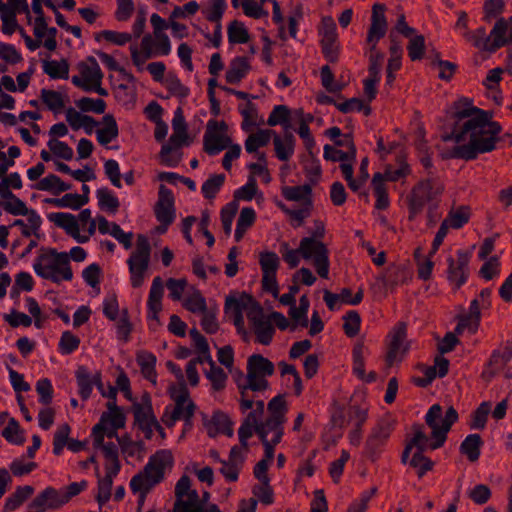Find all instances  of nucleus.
Instances as JSON below:
<instances>
[{
	"label": "nucleus",
	"instance_id": "ddd939ff",
	"mask_svg": "<svg viewBox=\"0 0 512 512\" xmlns=\"http://www.w3.org/2000/svg\"><path fill=\"white\" fill-rule=\"evenodd\" d=\"M407 325L405 322H398L389 332L387 339L386 364L393 366L396 361H401L403 356L409 350V344L406 342Z\"/></svg>",
	"mask_w": 512,
	"mask_h": 512
},
{
	"label": "nucleus",
	"instance_id": "c9c22d12",
	"mask_svg": "<svg viewBox=\"0 0 512 512\" xmlns=\"http://www.w3.org/2000/svg\"><path fill=\"white\" fill-rule=\"evenodd\" d=\"M103 127L97 130V141L105 146L119 135L117 122L112 114H106L103 119Z\"/></svg>",
	"mask_w": 512,
	"mask_h": 512
},
{
	"label": "nucleus",
	"instance_id": "bb28decb",
	"mask_svg": "<svg viewBox=\"0 0 512 512\" xmlns=\"http://www.w3.org/2000/svg\"><path fill=\"white\" fill-rule=\"evenodd\" d=\"M164 294L163 281L160 276H156L150 288L147 308H148V318L150 320H154L157 323L159 322L158 314L162 310V297Z\"/></svg>",
	"mask_w": 512,
	"mask_h": 512
},
{
	"label": "nucleus",
	"instance_id": "c03bdc74",
	"mask_svg": "<svg viewBox=\"0 0 512 512\" xmlns=\"http://www.w3.org/2000/svg\"><path fill=\"white\" fill-rule=\"evenodd\" d=\"M43 71L52 79H68L69 63L65 59L44 61Z\"/></svg>",
	"mask_w": 512,
	"mask_h": 512
},
{
	"label": "nucleus",
	"instance_id": "20e7f679",
	"mask_svg": "<svg viewBox=\"0 0 512 512\" xmlns=\"http://www.w3.org/2000/svg\"><path fill=\"white\" fill-rule=\"evenodd\" d=\"M33 269L39 277L53 283L59 284L62 280L73 279L68 253L58 252L55 248H41Z\"/></svg>",
	"mask_w": 512,
	"mask_h": 512
},
{
	"label": "nucleus",
	"instance_id": "13d9d810",
	"mask_svg": "<svg viewBox=\"0 0 512 512\" xmlns=\"http://www.w3.org/2000/svg\"><path fill=\"white\" fill-rule=\"evenodd\" d=\"M225 181L224 174H214L210 176L201 187V192L206 199L215 198Z\"/></svg>",
	"mask_w": 512,
	"mask_h": 512
},
{
	"label": "nucleus",
	"instance_id": "a211bd4d",
	"mask_svg": "<svg viewBox=\"0 0 512 512\" xmlns=\"http://www.w3.org/2000/svg\"><path fill=\"white\" fill-rule=\"evenodd\" d=\"M171 398L174 400L175 406L169 415L168 408H166L162 418V421L167 427H172L176 421L183 418L186 405L189 401H192L185 383H180L178 388L173 389L171 392Z\"/></svg>",
	"mask_w": 512,
	"mask_h": 512
},
{
	"label": "nucleus",
	"instance_id": "1a4fd4ad",
	"mask_svg": "<svg viewBox=\"0 0 512 512\" xmlns=\"http://www.w3.org/2000/svg\"><path fill=\"white\" fill-rule=\"evenodd\" d=\"M393 430L394 420L390 416H384L377 421L365 442V453L369 459L375 461L378 458Z\"/></svg>",
	"mask_w": 512,
	"mask_h": 512
},
{
	"label": "nucleus",
	"instance_id": "49530a36",
	"mask_svg": "<svg viewBox=\"0 0 512 512\" xmlns=\"http://www.w3.org/2000/svg\"><path fill=\"white\" fill-rule=\"evenodd\" d=\"M98 206L101 210L110 213H116L120 206L118 198L106 187L100 188L96 192Z\"/></svg>",
	"mask_w": 512,
	"mask_h": 512
},
{
	"label": "nucleus",
	"instance_id": "423d86ee",
	"mask_svg": "<svg viewBox=\"0 0 512 512\" xmlns=\"http://www.w3.org/2000/svg\"><path fill=\"white\" fill-rule=\"evenodd\" d=\"M150 255L151 246L148 238L143 234H138L136 249L127 260L131 286L133 288H139L143 285L145 274L149 268Z\"/></svg>",
	"mask_w": 512,
	"mask_h": 512
},
{
	"label": "nucleus",
	"instance_id": "09e8293b",
	"mask_svg": "<svg viewBox=\"0 0 512 512\" xmlns=\"http://www.w3.org/2000/svg\"><path fill=\"white\" fill-rule=\"evenodd\" d=\"M207 363L210 365V369L206 372V377L211 381L214 390H222L227 380L226 373L221 367L216 366L211 356H207Z\"/></svg>",
	"mask_w": 512,
	"mask_h": 512
},
{
	"label": "nucleus",
	"instance_id": "a19ab883",
	"mask_svg": "<svg viewBox=\"0 0 512 512\" xmlns=\"http://www.w3.org/2000/svg\"><path fill=\"white\" fill-rule=\"evenodd\" d=\"M34 188L40 191H51L54 195H59L71 189V185L65 183L55 174H49L34 185Z\"/></svg>",
	"mask_w": 512,
	"mask_h": 512
},
{
	"label": "nucleus",
	"instance_id": "052dcab7",
	"mask_svg": "<svg viewBox=\"0 0 512 512\" xmlns=\"http://www.w3.org/2000/svg\"><path fill=\"white\" fill-rule=\"evenodd\" d=\"M252 493L257 498V502L260 501L264 505H271L274 502V491L270 481H263L260 484L254 485Z\"/></svg>",
	"mask_w": 512,
	"mask_h": 512
},
{
	"label": "nucleus",
	"instance_id": "4be33fe9",
	"mask_svg": "<svg viewBox=\"0 0 512 512\" xmlns=\"http://www.w3.org/2000/svg\"><path fill=\"white\" fill-rule=\"evenodd\" d=\"M386 6L381 3H375L372 7L371 24L368 30L367 42L377 43L383 38L387 31V21L385 17Z\"/></svg>",
	"mask_w": 512,
	"mask_h": 512
},
{
	"label": "nucleus",
	"instance_id": "de8ad7c7",
	"mask_svg": "<svg viewBox=\"0 0 512 512\" xmlns=\"http://www.w3.org/2000/svg\"><path fill=\"white\" fill-rule=\"evenodd\" d=\"M228 41L231 44H244L250 40V35L245 25L238 21L233 20L228 25L227 29Z\"/></svg>",
	"mask_w": 512,
	"mask_h": 512
},
{
	"label": "nucleus",
	"instance_id": "a878e982",
	"mask_svg": "<svg viewBox=\"0 0 512 512\" xmlns=\"http://www.w3.org/2000/svg\"><path fill=\"white\" fill-rule=\"evenodd\" d=\"M164 294L163 281L160 276H156L150 288L147 308H148V318L150 320H154L157 323L159 322L158 314L162 310V297Z\"/></svg>",
	"mask_w": 512,
	"mask_h": 512
},
{
	"label": "nucleus",
	"instance_id": "0eeeda50",
	"mask_svg": "<svg viewBox=\"0 0 512 512\" xmlns=\"http://www.w3.org/2000/svg\"><path fill=\"white\" fill-rule=\"evenodd\" d=\"M299 251L305 260L313 259L316 272L321 278L327 279L329 274V251L326 245L314 238H302Z\"/></svg>",
	"mask_w": 512,
	"mask_h": 512
},
{
	"label": "nucleus",
	"instance_id": "69168bd1",
	"mask_svg": "<svg viewBox=\"0 0 512 512\" xmlns=\"http://www.w3.org/2000/svg\"><path fill=\"white\" fill-rule=\"evenodd\" d=\"M165 86L172 95L179 98H186L190 93L189 88L182 84L177 75L172 73L167 75L165 79Z\"/></svg>",
	"mask_w": 512,
	"mask_h": 512
},
{
	"label": "nucleus",
	"instance_id": "cd10ccee",
	"mask_svg": "<svg viewBox=\"0 0 512 512\" xmlns=\"http://www.w3.org/2000/svg\"><path fill=\"white\" fill-rule=\"evenodd\" d=\"M255 303H258L254 300L252 295L242 292L239 297L235 296H227L224 305L225 314L235 316L238 314H242L243 310L250 308L249 310H253L255 312Z\"/></svg>",
	"mask_w": 512,
	"mask_h": 512
},
{
	"label": "nucleus",
	"instance_id": "bf43d9fd",
	"mask_svg": "<svg viewBox=\"0 0 512 512\" xmlns=\"http://www.w3.org/2000/svg\"><path fill=\"white\" fill-rule=\"evenodd\" d=\"M259 264L262 274H276L280 260L275 252L265 251L260 253Z\"/></svg>",
	"mask_w": 512,
	"mask_h": 512
},
{
	"label": "nucleus",
	"instance_id": "f03ea898",
	"mask_svg": "<svg viewBox=\"0 0 512 512\" xmlns=\"http://www.w3.org/2000/svg\"><path fill=\"white\" fill-rule=\"evenodd\" d=\"M458 421V412L453 406H450L442 418V407L439 404L432 405L425 415V422L431 428V437L433 441L429 443V438L424 433V426L419 423L412 425L414 436L409 443L415 448L414 453L424 455L427 449L436 450L442 447L447 439V434L452 425Z\"/></svg>",
	"mask_w": 512,
	"mask_h": 512
},
{
	"label": "nucleus",
	"instance_id": "864d4df0",
	"mask_svg": "<svg viewBox=\"0 0 512 512\" xmlns=\"http://www.w3.org/2000/svg\"><path fill=\"white\" fill-rule=\"evenodd\" d=\"M94 39L100 42L102 39L118 46H123L132 40V35L127 32H117L113 30H102L94 34Z\"/></svg>",
	"mask_w": 512,
	"mask_h": 512
},
{
	"label": "nucleus",
	"instance_id": "4c0bfd02",
	"mask_svg": "<svg viewBox=\"0 0 512 512\" xmlns=\"http://www.w3.org/2000/svg\"><path fill=\"white\" fill-rule=\"evenodd\" d=\"M482 445L483 440L479 434H470L462 441L459 450L470 462H476L480 457Z\"/></svg>",
	"mask_w": 512,
	"mask_h": 512
},
{
	"label": "nucleus",
	"instance_id": "c85d7f7f",
	"mask_svg": "<svg viewBox=\"0 0 512 512\" xmlns=\"http://www.w3.org/2000/svg\"><path fill=\"white\" fill-rule=\"evenodd\" d=\"M105 430L101 425H94L92 428L93 447L101 449L105 460H114L117 467L118 447L113 442H104Z\"/></svg>",
	"mask_w": 512,
	"mask_h": 512
},
{
	"label": "nucleus",
	"instance_id": "6ab92c4d",
	"mask_svg": "<svg viewBox=\"0 0 512 512\" xmlns=\"http://www.w3.org/2000/svg\"><path fill=\"white\" fill-rule=\"evenodd\" d=\"M0 207L11 215L27 216V220L33 228L34 236L40 238L38 231L41 227L42 219L35 210L28 209L26 204L20 198L16 196L12 201H0Z\"/></svg>",
	"mask_w": 512,
	"mask_h": 512
},
{
	"label": "nucleus",
	"instance_id": "8fccbe9b",
	"mask_svg": "<svg viewBox=\"0 0 512 512\" xmlns=\"http://www.w3.org/2000/svg\"><path fill=\"white\" fill-rule=\"evenodd\" d=\"M40 97L47 108L54 113H59L65 107V102L60 92L43 88Z\"/></svg>",
	"mask_w": 512,
	"mask_h": 512
},
{
	"label": "nucleus",
	"instance_id": "f3484780",
	"mask_svg": "<svg viewBox=\"0 0 512 512\" xmlns=\"http://www.w3.org/2000/svg\"><path fill=\"white\" fill-rule=\"evenodd\" d=\"M247 317L254 327L257 342L262 345H269L272 342L275 329L268 320H264L261 305L255 303V313L253 310H249Z\"/></svg>",
	"mask_w": 512,
	"mask_h": 512
},
{
	"label": "nucleus",
	"instance_id": "e433bc0d",
	"mask_svg": "<svg viewBox=\"0 0 512 512\" xmlns=\"http://www.w3.org/2000/svg\"><path fill=\"white\" fill-rule=\"evenodd\" d=\"M78 70L88 85L93 84L99 79H103L104 76L98 62L93 56H89L85 61L80 62L78 64Z\"/></svg>",
	"mask_w": 512,
	"mask_h": 512
},
{
	"label": "nucleus",
	"instance_id": "2f4dec72",
	"mask_svg": "<svg viewBox=\"0 0 512 512\" xmlns=\"http://www.w3.org/2000/svg\"><path fill=\"white\" fill-rule=\"evenodd\" d=\"M274 364L260 354H253L247 361V373L265 378L274 374Z\"/></svg>",
	"mask_w": 512,
	"mask_h": 512
},
{
	"label": "nucleus",
	"instance_id": "6e6552de",
	"mask_svg": "<svg viewBox=\"0 0 512 512\" xmlns=\"http://www.w3.org/2000/svg\"><path fill=\"white\" fill-rule=\"evenodd\" d=\"M228 125L225 121L211 119L207 122L206 131L203 137V149L214 156L231 144V138L227 135Z\"/></svg>",
	"mask_w": 512,
	"mask_h": 512
},
{
	"label": "nucleus",
	"instance_id": "9b49d317",
	"mask_svg": "<svg viewBox=\"0 0 512 512\" xmlns=\"http://www.w3.org/2000/svg\"><path fill=\"white\" fill-rule=\"evenodd\" d=\"M173 133L170 136L167 143L163 144L160 151V156L164 163L171 165L167 156L175 149L182 147L183 145H190L189 136L187 133V123L183 116V111L179 107L175 111L174 118L172 120Z\"/></svg>",
	"mask_w": 512,
	"mask_h": 512
},
{
	"label": "nucleus",
	"instance_id": "4d7b16f0",
	"mask_svg": "<svg viewBox=\"0 0 512 512\" xmlns=\"http://www.w3.org/2000/svg\"><path fill=\"white\" fill-rule=\"evenodd\" d=\"M470 219V209L468 206H460L456 210L448 213L443 221H448V226L453 229L462 228Z\"/></svg>",
	"mask_w": 512,
	"mask_h": 512
},
{
	"label": "nucleus",
	"instance_id": "72a5a7b5",
	"mask_svg": "<svg viewBox=\"0 0 512 512\" xmlns=\"http://www.w3.org/2000/svg\"><path fill=\"white\" fill-rule=\"evenodd\" d=\"M283 421L278 420L276 417H268L264 422L260 423L256 427V434L260 439H267L270 432L274 433L273 440L274 444H279L283 436Z\"/></svg>",
	"mask_w": 512,
	"mask_h": 512
},
{
	"label": "nucleus",
	"instance_id": "37998d69",
	"mask_svg": "<svg viewBox=\"0 0 512 512\" xmlns=\"http://www.w3.org/2000/svg\"><path fill=\"white\" fill-rule=\"evenodd\" d=\"M282 195L288 201H303V203H307L312 201V186L308 183L299 186H286L282 188Z\"/></svg>",
	"mask_w": 512,
	"mask_h": 512
},
{
	"label": "nucleus",
	"instance_id": "58836bf2",
	"mask_svg": "<svg viewBox=\"0 0 512 512\" xmlns=\"http://www.w3.org/2000/svg\"><path fill=\"white\" fill-rule=\"evenodd\" d=\"M136 361L144 378L156 384V356L151 352L141 351L137 353Z\"/></svg>",
	"mask_w": 512,
	"mask_h": 512
},
{
	"label": "nucleus",
	"instance_id": "e2e57ef3",
	"mask_svg": "<svg viewBox=\"0 0 512 512\" xmlns=\"http://www.w3.org/2000/svg\"><path fill=\"white\" fill-rule=\"evenodd\" d=\"M344 324L343 330L348 337H355L360 330L361 317L355 310L347 312L343 316Z\"/></svg>",
	"mask_w": 512,
	"mask_h": 512
},
{
	"label": "nucleus",
	"instance_id": "0e129e2a",
	"mask_svg": "<svg viewBox=\"0 0 512 512\" xmlns=\"http://www.w3.org/2000/svg\"><path fill=\"white\" fill-rule=\"evenodd\" d=\"M238 211V204L236 201H231L221 209V223L226 236H229L232 231V222Z\"/></svg>",
	"mask_w": 512,
	"mask_h": 512
},
{
	"label": "nucleus",
	"instance_id": "412c9836",
	"mask_svg": "<svg viewBox=\"0 0 512 512\" xmlns=\"http://www.w3.org/2000/svg\"><path fill=\"white\" fill-rule=\"evenodd\" d=\"M140 47L146 58L167 56L171 52V41L167 34H146L141 40Z\"/></svg>",
	"mask_w": 512,
	"mask_h": 512
},
{
	"label": "nucleus",
	"instance_id": "6e6d98bb",
	"mask_svg": "<svg viewBox=\"0 0 512 512\" xmlns=\"http://www.w3.org/2000/svg\"><path fill=\"white\" fill-rule=\"evenodd\" d=\"M8 442L15 445H23L25 437L23 431L20 429L19 422L15 418H10L7 427L1 433Z\"/></svg>",
	"mask_w": 512,
	"mask_h": 512
},
{
	"label": "nucleus",
	"instance_id": "79ce46f5",
	"mask_svg": "<svg viewBox=\"0 0 512 512\" xmlns=\"http://www.w3.org/2000/svg\"><path fill=\"white\" fill-rule=\"evenodd\" d=\"M372 186L376 197L375 208L378 210L387 209L390 202L382 173L377 172L373 175Z\"/></svg>",
	"mask_w": 512,
	"mask_h": 512
},
{
	"label": "nucleus",
	"instance_id": "473e14b6",
	"mask_svg": "<svg viewBox=\"0 0 512 512\" xmlns=\"http://www.w3.org/2000/svg\"><path fill=\"white\" fill-rule=\"evenodd\" d=\"M364 343L357 342L352 350V358H353V373L360 379L367 383L374 382L377 378V374L374 371H371L368 375L365 373V362H364Z\"/></svg>",
	"mask_w": 512,
	"mask_h": 512
},
{
	"label": "nucleus",
	"instance_id": "3c124183",
	"mask_svg": "<svg viewBox=\"0 0 512 512\" xmlns=\"http://www.w3.org/2000/svg\"><path fill=\"white\" fill-rule=\"evenodd\" d=\"M368 410L367 404L359 405L351 400L347 410L348 422H354L356 427H363L368 419Z\"/></svg>",
	"mask_w": 512,
	"mask_h": 512
},
{
	"label": "nucleus",
	"instance_id": "393cba45",
	"mask_svg": "<svg viewBox=\"0 0 512 512\" xmlns=\"http://www.w3.org/2000/svg\"><path fill=\"white\" fill-rule=\"evenodd\" d=\"M512 359V339L507 340L503 345V350H494L488 362V369L483 372V376L489 380L494 377L505 365Z\"/></svg>",
	"mask_w": 512,
	"mask_h": 512
},
{
	"label": "nucleus",
	"instance_id": "f704fd0d",
	"mask_svg": "<svg viewBox=\"0 0 512 512\" xmlns=\"http://www.w3.org/2000/svg\"><path fill=\"white\" fill-rule=\"evenodd\" d=\"M276 156L281 161H287L293 155L295 138L289 131H285L283 139L275 134L273 139Z\"/></svg>",
	"mask_w": 512,
	"mask_h": 512
},
{
	"label": "nucleus",
	"instance_id": "5fc2aeb1",
	"mask_svg": "<svg viewBox=\"0 0 512 512\" xmlns=\"http://www.w3.org/2000/svg\"><path fill=\"white\" fill-rule=\"evenodd\" d=\"M289 119L290 109L285 105H277L270 113L267 124L269 126H276L280 124L285 128V131H288V129L291 127Z\"/></svg>",
	"mask_w": 512,
	"mask_h": 512
},
{
	"label": "nucleus",
	"instance_id": "ea45409f",
	"mask_svg": "<svg viewBox=\"0 0 512 512\" xmlns=\"http://www.w3.org/2000/svg\"><path fill=\"white\" fill-rule=\"evenodd\" d=\"M44 202L56 207L78 210L86 205L89 199L86 196H80V194L67 193L61 198H46Z\"/></svg>",
	"mask_w": 512,
	"mask_h": 512
},
{
	"label": "nucleus",
	"instance_id": "680f3d73",
	"mask_svg": "<svg viewBox=\"0 0 512 512\" xmlns=\"http://www.w3.org/2000/svg\"><path fill=\"white\" fill-rule=\"evenodd\" d=\"M464 37L478 49L487 51L488 44H491L490 35H486V28L479 27L474 32L466 31Z\"/></svg>",
	"mask_w": 512,
	"mask_h": 512
},
{
	"label": "nucleus",
	"instance_id": "2eb2a0df",
	"mask_svg": "<svg viewBox=\"0 0 512 512\" xmlns=\"http://www.w3.org/2000/svg\"><path fill=\"white\" fill-rule=\"evenodd\" d=\"M413 276V272L406 263L390 264L383 274L378 277L386 290L393 292L398 286L407 284Z\"/></svg>",
	"mask_w": 512,
	"mask_h": 512
},
{
	"label": "nucleus",
	"instance_id": "9d476101",
	"mask_svg": "<svg viewBox=\"0 0 512 512\" xmlns=\"http://www.w3.org/2000/svg\"><path fill=\"white\" fill-rule=\"evenodd\" d=\"M75 376L79 388L78 392L82 400H87L90 397L94 385L97 387L103 397L113 400L116 399L117 390L114 386L109 385L108 392H104V385L102 383L100 372H97L94 376H91L86 367L80 366L76 370Z\"/></svg>",
	"mask_w": 512,
	"mask_h": 512
},
{
	"label": "nucleus",
	"instance_id": "f257e3e1",
	"mask_svg": "<svg viewBox=\"0 0 512 512\" xmlns=\"http://www.w3.org/2000/svg\"><path fill=\"white\" fill-rule=\"evenodd\" d=\"M453 109L452 130L443 135L442 140L458 144L468 140V143L454 146L444 158L471 161L496 149L502 126L492 121V112L473 106L468 98L454 102Z\"/></svg>",
	"mask_w": 512,
	"mask_h": 512
},
{
	"label": "nucleus",
	"instance_id": "f8f14e48",
	"mask_svg": "<svg viewBox=\"0 0 512 512\" xmlns=\"http://www.w3.org/2000/svg\"><path fill=\"white\" fill-rule=\"evenodd\" d=\"M321 35L320 45L322 54L329 63L339 60L340 45L338 42L337 27L332 17H324L319 28Z\"/></svg>",
	"mask_w": 512,
	"mask_h": 512
},
{
	"label": "nucleus",
	"instance_id": "603ef678",
	"mask_svg": "<svg viewBox=\"0 0 512 512\" xmlns=\"http://www.w3.org/2000/svg\"><path fill=\"white\" fill-rule=\"evenodd\" d=\"M118 444L123 454L133 457L135 454H144L146 451L143 441H133L128 434L117 437Z\"/></svg>",
	"mask_w": 512,
	"mask_h": 512
},
{
	"label": "nucleus",
	"instance_id": "338daca9",
	"mask_svg": "<svg viewBox=\"0 0 512 512\" xmlns=\"http://www.w3.org/2000/svg\"><path fill=\"white\" fill-rule=\"evenodd\" d=\"M71 432V428L67 423L62 424L55 431L53 438V453L55 455H60L66 446V443L69 441V435Z\"/></svg>",
	"mask_w": 512,
	"mask_h": 512
},
{
	"label": "nucleus",
	"instance_id": "39448f33",
	"mask_svg": "<svg viewBox=\"0 0 512 512\" xmlns=\"http://www.w3.org/2000/svg\"><path fill=\"white\" fill-rule=\"evenodd\" d=\"M444 191V185L438 178L420 180L413 186L407 196L409 220H413L422 213L426 205L439 203V197Z\"/></svg>",
	"mask_w": 512,
	"mask_h": 512
},
{
	"label": "nucleus",
	"instance_id": "774afa93",
	"mask_svg": "<svg viewBox=\"0 0 512 512\" xmlns=\"http://www.w3.org/2000/svg\"><path fill=\"white\" fill-rule=\"evenodd\" d=\"M212 422L219 433H222L228 437H232L234 435V423L227 414L220 411L215 412L212 417Z\"/></svg>",
	"mask_w": 512,
	"mask_h": 512
},
{
	"label": "nucleus",
	"instance_id": "4468645a",
	"mask_svg": "<svg viewBox=\"0 0 512 512\" xmlns=\"http://www.w3.org/2000/svg\"><path fill=\"white\" fill-rule=\"evenodd\" d=\"M456 255V259L451 256L447 258V279L455 289H459L466 283L469 276L470 254L464 250H458Z\"/></svg>",
	"mask_w": 512,
	"mask_h": 512
},
{
	"label": "nucleus",
	"instance_id": "b1692460",
	"mask_svg": "<svg viewBox=\"0 0 512 512\" xmlns=\"http://www.w3.org/2000/svg\"><path fill=\"white\" fill-rule=\"evenodd\" d=\"M64 504L62 491L47 487L32 500L29 506L40 512H45L47 509H58Z\"/></svg>",
	"mask_w": 512,
	"mask_h": 512
},
{
	"label": "nucleus",
	"instance_id": "5701e85b",
	"mask_svg": "<svg viewBox=\"0 0 512 512\" xmlns=\"http://www.w3.org/2000/svg\"><path fill=\"white\" fill-rule=\"evenodd\" d=\"M48 219L56 226L64 229L68 235L73 237L79 243H86L89 236L80 234L79 224L74 215L64 212L50 213Z\"/></svg>",
	"mask_w": 512,
	"mask_h": 512
},
{
	"label": "nucleus",
	"instance_id": "dca6fc26",
	"mask_svg": "<svg viewBox=\"0 0 512 512\" xmlns=\"http://www.w3.org/2000/svg\"><path fill=\"white\" fill-rule=\"evenodd\" d=\"M174 202L173 192L161 184L158 191V200L154 206V214L158 222L173 223L176 216Z\"/></svg>",
	"mask_w": 512,
	"mask_h": 512
},
{
	"label": "nucleus",
	"instance_id": "aec40b11",
	"mask_svg": "<svg viewBox=\"0 0 512 512\" xmlns=\"http://www.w3.org/2000/svg\"><path fill=\"white\" fill-rule=\"evenodd\" d=\"M491 44H488L487 51L496 52L498 49L512 42V16L499 18L490 31Z\"/></svg>",
	"mask_w": 512,
	"mask_h": 512
},
{
	"label": "nucleus",
	"instance_id": "c756f323",
	"mask_svg": "<svg viewBox=\"0 0 512 512\" xmlns=\"http://www.w3.org/2000/svg\"><path fill=\"white\" fill-rule=\"evenodd\" d=\"M132 408L134 414V423L138 427H142L148 423H156V417L153 414L151 398L149 394L146 393L142 396V403L134 402Z\"/></svg>",
	"mask_w": 512,
	"mask_h": 512
},
{
	"label": "nucleus",
	"instance_id": "7c9ffc66",
	"mask_svg": "<svg viewBox=\"0 0 512 512\" xmlns=\"http://www.w3.org/2000/svg\"><path fill=\"white\" fill-rule=\"evenodd\" d=\"M251 70L248 59L244 56H237L231 60L226 71L225 79L229 84H238L246 77Z\"/></svg>",
	"mask_w": 512,
	"mask_h": 512
},
{
	"label": "nucleus",
	"instance_id": "a18cd8bd",
	"mask_svg": "<svg viewBox=\"0 0 512 512\" xmlns=\"http://www.w3.org/2000/svg\"><path fill=\"white\" fill-rule=\"evenodd\" d=\"M272 130L259 129L256 133L250 134L245 141V149L248 153L257 152L260 147L266 146L270 141Z\"/></svg>",
	"mask_w": 512,
	"mask_h": 512
},
{
	"label": "nucleus",
	"instance_id": "7ed1b4c3",
	"mask_svg": "<svg viewBox=\"0 0 512 512\" xmlns=\"http://www.w3.org/2000/svg\"><path fill=\"white\" fill-rule=\"evenodd\" d=\"M174 458L170 450H159L150 456L143 470L134 475L130 481L133 493H139L137 512H141L147 494L163 481L166 468H172Z\"/></svg>",
	"mask_w": 512,
	"mask_h": 512
}]
</instances>
